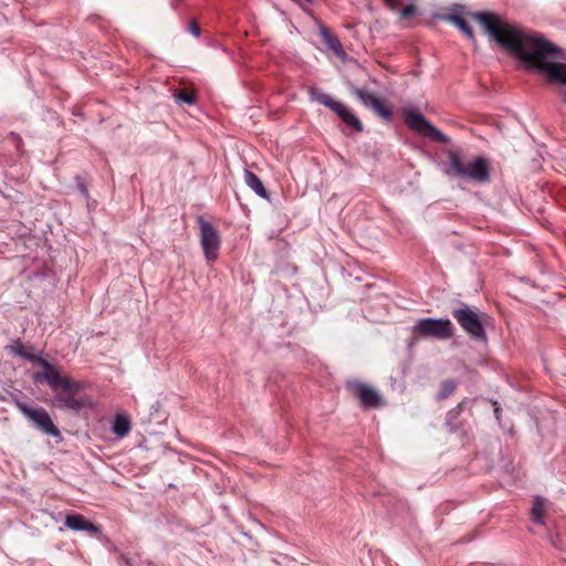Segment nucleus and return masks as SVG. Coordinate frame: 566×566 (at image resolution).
<instances>
[{
	"label": "nucleus",
	"mask_w": 566,
	"mask_h": 566,
	"mask_svg": "<svg viewBox=\"0 0 566 566\" xmlns=\"http://www.w3.org/2000/svg\"><path fill=\"white\" fill-rule=\"evenodd\" d=\"M453 317L458 321L460 326L472 337L479 339L485 338V332L479 311L463 305L453 312Z\"/></svg>",
	"instance_id": "6e6552de"
},
{
	"label": "nucleus",
	"mask_w": 566,
	"mask_h": 566,
	"mask_svg": "<svg viewBox=\"0 0 566 566\" xmlns=\"http://www.w3.org/2000/svg\"><path fill=\"white\" fill-rule=\"evenodd\" d=\"M190 32L195 35V36H199L200 35V28L199 25L196 23V22H192L190 24Z\"/></svg>",
	"instance_id": "393cba45"
},
{
	"label": "nucleus",
	"mask_w": 566,
	"mask_h": 566,
	"mask_svg": "<svg viewBox=\"0 0 566 566\" xmlns=\"http://www.w3.org/2000/svg\"><path fill=\"white\" fill-rule=\"evenodd\" d=\"M308 93L312 101H317L318 103L331 108L333 112H335V109L339 107L340 102L335 101L331 95L325 94L318 91L317 88L311 87Z\"/></svg>",
	"instance_id": "2eb2a0df"
},
{
	"label": "nucleus",
	"mask_w": 566,
	"mask_h": 566,
	"mask_svg": "<svg viewBox=\"0 0 566 566\" xmlns=\"http://www.w3.org/2000/svg\"><path fill=\"white\" fill-rule=\"evenodd\" d=\"M446 174L475 182H486L490 179V165L482 157L463 161L459 156L452 155Z\"/></svg>",
	"instance_id": "7ed1b4c3"
},
{
	"label": "nucleus",
	"mask_w": 566,
	"mask_h": 566,
	"mask_svg": "<svg viewBox=\"0 0 566 566\" xmlns=\"http://www.w3.org/2000/svg\"><path fill=\"white\" fill-rule=\"evenodd\" d=\"M472 17L499 45L522 61L527 69L538 72L549 82L566 85V56L553 42L492 13H474Z\"/></svg>",
	"instance_id": "f257e3e1"
},
{
	"label": "nucleus",
	"mask_w": 566,
	"mask_h": 566,
	"mask_svg": "<svg viewBox=\"0 0 566 566\" xmlns=\"http://www.w3.org/2000/svg\"><path fill=\"white\" fill-rule=\"evenodd\" d=\"M321 35H322L324 42L326 43V45L331 50H333L336 55L343 56L345 54L343 46H342L340 42L338 41V39L336 36H334L333 34H331L327 31V29H322Z\"/></svg>",
	"instance_id": "f3484780"
},
{
	"label": "nucleus",
	"mask_w": 566,
	"mask_h": 566,
	"mask_svg": "<svg viewBox=\"0 0 566 566\" xmlns=\"http://www.w3.org/2000/svg\"><path fill=\"white\" fill-rule=\"evenodd\" d=\"M175 99L179 104L185 103L188 105H192L196 103V94L193 92L181 90L175 93Z\"/></svg>",
	"instance_id": "aec40b11"
},
{
	"label": "nucleus",
	"mask_w": 566,
	"mask_h": 566,
	"mask_svg": "<svg viewBox=\"0 0 566 566\" xmlns=\"http://www.w3.org/2000/svg\"><path fill=\"white\" fill-rule=\"evenodd\" d=\"M455 386L457 384L453 380L443 381L441 386V391L439 394V399H446L448 396H450L455 389Z\"/></svg>",
	"instance_id": "4be33fe9"
},
{
	"label": "nucleus",
	"mask_w": 566,
	"mask_h": 566,
	"mask_svg": "<svg viewBox=\"0 0 566 566\" xmlns=\"http://www.w3.org/2000/svg\"><path fill=\"white\" fill-rule=\"evenodd\" d=\"M384 1L388 8H390L391 10H396L399 7L401 0H384Z\"/></svg>",
	"instance_id": "b1692460"
},
{
	"label": "nucleus",
	"mask_w": 566,
	"mask_h": 566,
	"mask_svg": "<svg viewBox=\"0 0 566 566\" xmlns=\"http://www.w3.org/2000/svg\"><path fill=\"white\" fill-rule=\"evenodd\" d=\"M403 118L406 124L419 135L431 138L438 143H449V138L441 130L430 124L418 109L406 108L403 111Z\"/></svg>",
	"instance_id": "20e7f679"
},
{
	"label": "nucleus",
	"mask_w": 566,
	"mask_h": 566,
	"mask_svg": "<svg viewBox=\"0 0 566 566\" xmlns=\"http://www.w3.org/2000/svg\"><path fill=\"white\" fill-rule=\"evenodd\" d=\"M17 407L40 431L51 437L60 436L59 428L53 423L49 412L44 408H32L24 402H18Z\"/></svg>",
	"instance_id": "0eeeda50"
},
{
	"label": "nucleus",
	"mask_w": 566,
	"mask_h": 566,
	"mask_svg": "<svg viewBox=\"0 0 566 566\" xmlns=\"http://www.w3.org/2000/svg\"><path fill=\"white\" fill-rule=\"evenodd\" d=\"M355 94L361 101V103L364 105L369 106V107L375 106V104L379 101V98L377 96H375L373 93H370L366 90L356 88Z\"/></svg>",
	"instance_id": "6ab92c4d"
},
{
	"label": "nucleus",
	"mask_w": 566,
	"mask_h": 566,
	"mask_svg": "<svg viewBox=\"0 0 566 566\" xmlns=\"http://www.w3.org/2000/svg\"><path fill=\"white\" fill-rule=\"evenodd\" d=\"M132 429L130 419L124 415L118 413L116 415L113 423H112V431L119 438L126 437Z\"/></svg>",
	"instance_id": "f8f14e48"
},
{
	"label": "nucleus",
	"mask_w": 566,
	"mask_h": 566,
	"mask_svg": "<svg viewBox=\"0 0 566 566\" xmlns=\"http://www.w3.org/2000/svg\"><path fill=\"white\" fill-rule=\"evenodd\" d=\"M545 502V499L536 496L531 511V520L539 525L544 524Z\"/></svg>",
	"instance_id": "dca6fc26"
},
{
	"label": "nucleus",
	"mask_w": 566,
	"mask_h": 566,
	"mask_svg": "<svg viewBox=\"0 0 566 566\" xmlns=\"http://www.w3.org/2000/svg\"><path fill=\"white\" fill-rule=\"evenodd\" d=\"M197 223L200 231V244L205 254V258L209 262H213L219 258L220 250V235L216 228L202 217L197 219Z\"/></svg>",
	"instance_id": "423d86ee"
},
{
	"label": "nucleus",
	"mask_w": 566,
	"mask_h": 566,
	"mask_svg": "<svg viewBox=\"0 0 566 566\" xmlns=\"http://www.w3.org/2000/svg\"><path fill=\"white\" fill-rule=\"evenodd\" d=\"M30 359L42 368V370L33 375V380L40 384L45 382L50 386L54 394V406L76 412L94 407V401L91 397L81 395V390L85 387L84 382L62 374L56 365L42 357H31Z\"/></svg>",
	"instance_id": "f03ea898"
},
{
	"label": "nucleus",
	"mask_w": 566,
	"mask_h": 566,
	"mask_svg": "<svg viewBox=\"0 0 566 566\" xmlns=\"http://www.w3.org/2000/svg\"><path fill=\"white\" fill-rule=\"evenodd\" d=\"M348 388L359 399L364 408H377L382 405V398L379 392L366 384L350 381L348 382Z\"/></svg>",
	"instance_id": "1a4fd4ad"
},
{
	"label": "nucleus",
	"mask_w": 566,
	"mask_h": 566,
	"mask_svg": "<svg viewBox=\"0 0 566 566\" xmlns=\"http://www.w3.org/2000/svg\"><path fill=\"white\" fill-rule=\"evenodd\" d=\"M335 113L346 123L348 126L354 127L356 130L361 132L363 125L359 118L353 111L347 108L344 104H339V107L335 109Z\"/></svg>",
	"instance_id": "9b49d317"
},
{
	"label": "nucleus",
	"mask_w": 566,
	"mask_h": 566,
	"mask_svg": "<svg viewBox=\"0 0 566 566\" xmlns=\"http://www.w3.org/2000/svg\"><path fill=\"white\" fill-rule=\"evenodd\" d=\"M308 93L312 101H317L318 103L331 108L333 112H335V109L339 107L340 102L335 101L331 95L325 94L318 91L317 88L311 87Z\"/></svg>",
	"instance_id": "4468645a"
},
{
	"label": "nucleus",
	"mask_w": 566,
	"mask_h": 566,
	"mask_svg": "<svg viewBox=\"0 0 566 566\" xmlns=\"http://www.w3.org/2000/svg\"><path fill=\"white\" fill-rule=\"evenodd\" d=\"M416 13V7L412 6V4H409L407 7H405L401 12H400V17L402 19H407V18H410L411 15H413Z\"/></svg>",
	"instance_id": "5701e85b"
},
{
	"label": "nucleus",
	"mask_w": 566,
	"mask_h": 566,
	"mask_svg": "<svg viewBox=\"0 0 566 566\" xmlns=\"http://www.w3.org/2000/svg\"><path fill=\"white\" fill-rule=\"evenodd\" d=\"M415 335L448 339L452 336V323L449 318H422L412 327Z\"/></svg>",
	"instance_id": "39448f33"
},
{
	"label": "nucleus",
	"mask_w": 566,
	"mask_h": 566,
	"mask_svg": "<svg viewBox=\"0 0 566 566\" xmlns=\"http://www.w3.org/2000/svg\"><path fill=\"white\" fill-rule=\"evenodd\" d=\"M446 20L452 22L470 40H472L473 42L475 41L471 28L469 27L468 22L462 17L457 15V14H449L446 17Z\"/></svg>",
	"instance_id": "a211bd4d"
},
{
	"label": "nucleus",
	"mask_w": 566,
	"mask_h": 566,
	"mask_svg": "<svg viewBox=\"0 0 566 566\" xmlns=\"http://www.w3.org/2000/svg\"><path fill=\"white\" fill-rule=\"evenodd\" d=\"M494 411H495V416H496V418H499V408H495V410H494Z\"/></svg>",
	"instance_id": "a878e982"
},
{
	"label": "nucleus",
	"mask_w": 566,
	"mask_h": 566,
	"mask_svg": "<svg viewBox=\"0 0 566 566\" xmlns=\"http://www.w3.org/2000/svg\"><path fill=\"white\" fill-rule=\"evenodd\" d=\"M371 108L385 120H390L391 111L380 99Z\"/></svg>",
	"instance_id": "412c9836"
},
{
	"label": "nucleus",
	"mask_w": 566,
	"mask_h": 566,
	"mask_svg": "<svg viewBox=\"0 0 566 566\" xmlns=\"http://www.w3.org/2000/svg\"><path fill=\"white\" fill-rule=\"evenodd\" d=\"M64 524L67 528L72 531H86L92 534H96L99 532V527L91 523L84 516L78 514L67 515L65 517Z\"/></svg>",
	"instance_id": "9d476101"
},
{
	"label": "nucleus",
	"mask_w": 566,
	"mask_h": 566,
	"mask_svg": "<svg viewBox=\"0 0 566 566\" xmlns=\"http://www.w3.org/2000/svg\"><path fill=\"white\" fill-rule=\"evenodd\" d=\"M244 181L261 198L269 197L268 191L263 186L261 179L255 174L248 169L244 170Z\"/></svg>",
	"instance_id": "ddd939ff"
}]
</instances>
